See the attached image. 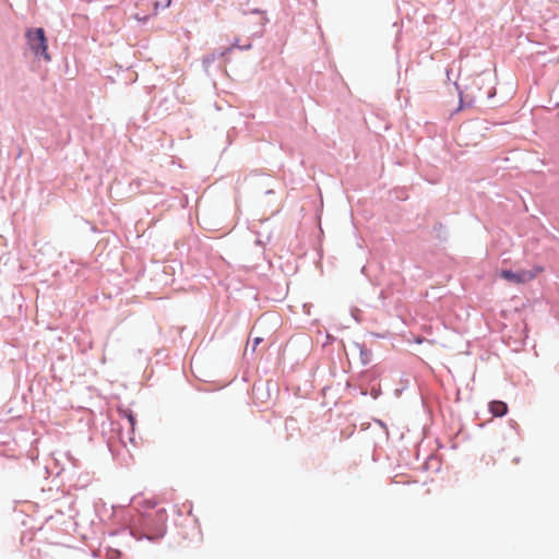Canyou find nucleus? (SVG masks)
I'll use <instances>...</instances> for the list:
<instances>
[{
	"instance_id": "4",
	"label": "nucleus",
	"mask_w": 559,
	"mask_h": 559,
	"mask_svg": "<svg viewBox=\"0 0 559 559\" xmlns=\"http://www.w3.org/2000/svg\"><path fill=\"white\" fill-rule=\"evenodd\" d=\"M171 4V0H158L155 2V10L158 8L165 9Z\"/></svg>"
},
{
	"instance_id": "2",
	"label": "nucleus",
	"mask_w": 559,
	"mask_h": 559,
	"mask_svg": "<svg viewBox=\"0 0 559 559\" xmlns=\"http://www.w3.org/2000/svg\"><path fill=\"white\" fill-rule=\"evenodd\" d=\"M542 272H544V267L539 266V265H535L531 270H521L519 272H513L510 270H502L500 272V276L510 283L525 284V283L533 281Z\"/></svg>"
},
{
	"instance_id": "7",
	"label": "nucleus",
	"mask_w": 559,
	"mask_h": 559,
	"mask_svg": "<svg viewBox=\"0 0 559 559\" xmlns=\"http://www.w3.org/2000/svg\"><path fill=\"white\" fill-rule=\"evenodd\" d=\"M157 513H158L159 518H160L163 521H165V518H166L165 510H159Z\"/></svg>"
},
{
	"instance_id": "1",
	"label": "nucleus",
	"mask_w": 559,
	"mask_h": 559,
	"mask_svg": "<svg viewBox=\"0 0 559 559\" xmlns=\"http://www.w3.org/2000/svg\"><path fill=\"white\" fill-rule=\"evenodd\" d=\"M27 43L35 55H40L46 61H50L47 49V39L43 28H36L26 33Z\"/></svg>"
},
{
	"instance_id": "5",
	"label": "nucleus",
	"mask_w": 559,
	"mask_h": 559,
	"mask_svg": "<svg viewBox=\"0 0 559 559\" xmlns=\"http://www.w3.org/2000/svg\"><path fill=\"white\" fill-rule=\"evenodd\" d=\"M126 417L130 424L131 429L134 430L135 417L133 416V414L131 412H126Z\"/></svg>"
},
{
	"instance_id": "6",
	"label": "nucleus",
	"mask_w": 559,
	"mask_h": 559,
	"mask_svg": "<svg viewBox=\"0 0 559 559\" xmlns=\"http://www.w3.org/2000/svg\"><path fill=\"white\" fill-rule=\"evenodd\" d=\"M262 342L261 337H254L253 338V349Z\"/></svg>"
},
{
	"instance_id": "3",
	"label": "nucleus",
	"mask_w": 559,
	"mask_h": 559,
	"mask_svg": "<svg viewBox=\"0 0 559 559\" xmlns=\"http://www.w3.org/2000/svg\"><path fill=\"white\" fill-rule=\"evenodd\" d=\"M489 411L493 416L501 417L507 414L508 406L502 401H492L489 404Z\"/></svg>"
}]
</instances>
